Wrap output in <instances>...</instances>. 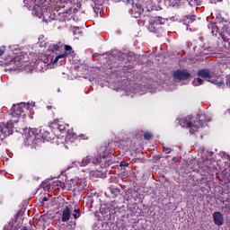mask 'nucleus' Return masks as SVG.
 Returning a JSON list of instances; mask_svg holds the SVG:
<instances>
[{"mask_svg":"<svg viewBox=\"0 0 230 230\" xmlns=\"http://www.w3.org/2000/svg\"><path fill=\"white\" fill-rule=\"evenodd\" d=\"M28 111H30V103L20 102L13 105L10 111L11 119L6 124H0V139H4L13 134V123H18L19 117L26 116Z\"/></svg>","mask_w":230,"mask_h":230,"instance_id":"1","label":"nucleus"},{"mask_svg":"<svg viewBox=\"0 0 230 230\" xmlns=\"http://www.w3.org/2000/svg\"><path fill=\"white\" fill-rule=\"evenodd\" d=\"M103 159V161H102ZM98 163H102L101 164L102 168H109L112 164V160L109 157V155L104 152V154L100 156V155H87L84 158L81 160V162H78L79 166H88V164H98Z\"/></svg>","mask_w":230,"mask_h":230,"instance_id":"2","label":"nucleus"},{"mask_svg":"<svg viewBox=\"0 0 230 230\" xmlns=\"http://www.w3.org/2000/svg\"><path fill=\"white\" fill-rule=\"evenodd\" d=\"M208 30L217 37L218 35L219 38L224 39L225 33L230 35V24L226 21H221L219 22H211L208 24Z\"/></svg>","mask_w":230,"mask_h":230,"instance_id":"3","label":"nucleus"},{"mask_svg":"<svg viewBox=\"0 0 230 230\" xmlns=\"http://www.w3.org/2000/svg\"><path fill=\"white\" fill-rule=\"evenodd\" d=\"M71 216L75 220H78V218L82 217V211L75 208L71 212L69 206H66L65 209L62 211L61 222H69V220H71Z\"/></svg>","mask_w":230,"mask_h":230,"instance_id":"4","label":"nucleus"},{"mask_svg":"<svg viewBox=\"0 0 230 230\" xmlns=\"http://www.w3.org/2000/svg\"><path fill=\"white\" fill-rule=\"evenodd\" d=\"M213 155L211 153H208L205 157H203L201 168L208 172V173H215L217 170V166L213 164L215 163V159H213Z\"/></svg>","mask_w":230,"mask_h":230,"instance_id":"5","label":"nucleus"},{"mask_svg":"<svg viewBox=\"0 0 230 230\" xmlns=\"http://www.w3.org/2000/svg\"><path fill=\"white\" fill-rule=\"evenodd\" d=\"M194 124L192 128H190V134H195L199 132V129L208 125V118H206L205 114L198 115L195 119H193Z\"/></svg>","mask_w":230,"mask_h":230,"instance_id":"6","label":"nucleus"},{"mask_svg":"<svg viewBox=\"0 0 230 230\" xmlns=\"http://www.w3.org/2000/svg\"><path fill=\"white\" fill-rule=\"evenodd\" d=\"M49 125L50 128H57L59 132H66L69 128V124H66V122L59 119H54Z\"/></svg>","mask_w":230,"mask_h":230,"instance_id":"7","label":"nucleus"},{"mask_svg":"<svg viewBox=\"0 0 230 230\" xmlns=\"http://www.w3.org/2000/svg\"><path fill=\"white\" fill-rule=\"evenodd\" d=\"M179 124L183 128H193V125H194L193 116L190 115V116L180 119Z\"/></svg>","mask_w":230,"mask_h":230,"instance_id":"8","label":"nucleus"},{"mask_svg":"<svg viewBox=\"0 0 230 230\" xmlns=\"http://www.w3.org/2000/svg\"><path fill=\"white\" fill-rule=\"evenodd\" d=\"M172 76L176 80H189V78L191 77V74H190L189 72H184L181 69H178L172 73Z\"/></svg>","mask_w":230,"mask_h":230,"instance_id":"9","label":"nucleus"},{"mask_svg":"<svg viewBox=\"0 0 230 230\" xmlns=\"http://www.w3.org/2000/svg\"><path fill=\"white\" fill-rule=\"evenodd\" d=\"M53 63V58L49 55H43L41 58L38 62V66H40L41 69H44V66H49V64Z\"/></svg>","mask_w":230,"mask_h":230,"instance_id":"10","label":"nucleus"},{"mask_svg":"<svg viewBox=\"0 0 230 230\" xmlns=\"http://www.w3.org/2000/svg\"><path fill=\"white\" fill-rule=\"evenodd\" d=\"M213 221L216 226H224V216L220 212H214L213 215Z\"/></svg>","mask_w":230,"mask_h":230,"instance_id":"11","label":"nucleus"},{"mask_svg":"<svg viewBox=\"0 0 230 230\" xmlns=\"http://www.w3.org/2000/svg\"><path fill=\"white\" fill-rule=\"evenodd\" d=\"M24 65V60H22V56H15L13 59L11 60L10 66L13 67H22Z\"/></svg>","mask_w":230,"mask_h":230,"instance_id":"12","label":"nucleus"},{"mask_svg":"<svg viewBox=\"0 0 230 230\" xmlns=\"http://www.w3.org/2000/svg\"><path fill=\"white\" fill-rule=\"evenodd\" d=\"M198 76L208 80V82H211V74L209 73V69H201L198 71Z\"/></svg>","mask_w":230,"mask_h":230,"instance_id":"13","label":"nucleus"},{"mask_svg":"<svg viewBox=\"0 0 230 230\" xmlns=\"http://www.w3.org/2000/svg\"><path fill=\"white\" fill-rule=\"evenodd\" d=\"M64 48H65V52L62 54V56L65 58L73 57V55H75V50H73V47H71L70 45H64Z\"/></svg>","mask_w":230,"mask_h":230,"instance_id":"14","label":"nucleus"},{"mask_svg":"<svg viewBox=\"0 0 230 230\" xmlns=\"http://www.w3.org/2000/svg\"><path fill=\"white\" fill-rule=\"evenodd\" d=\"M78 184V182L76 181V180H68L66 181V184H64V187L66 188V190H72L73 188H76V185Z\"/></svg>","mask_w":230,"mask_h":230,"instance_id":"15","label":"nucleus"},{"mask_svg":"<svg viewBox=\"0 0 230 230\" xmlns=\"http://www.w3.org/2000/svg\"><path fill=\"white\" fill-rule=\"evenodd\" d=\"M165 22H166V20L161 16H156L153 20L154 26H157V25L163 26V24H164Z\"/></svg>","mask_w":230,"mask_h":230,"instance_id":"16","label":"nucleus"},{"mask_svg":"<svg viewBox=\"0 0 230 230\" xmlns=\"http://www.w3.org/2000/svg\"><path fill=\"white\" fill-rule=\"evenodd\" d=\"M165 3H167L169 6H181L182 0H165Z\"/></svg>","mask_w":230,"mask_h":230,"instance_id":"17","label":"nucleus"},{"mask_svg":"<svg viewBox=\"0 0 230 230\" xmlns=\"http://www.w3.org/2000/svg\"><path fill=\"white\" fill-rule=\"evenodd\" d=\"M110 191L112 195H114V197H118V195H119V192L121 191V190L114 185L110 186Z\"/></svg>","mask_w":230,"mask_h":230,"instance_id":"18","label":"nucleus"},{"mask_svg":"<svg viewBox=\"0 0 230 230\" xmlns=\"http://www.w3.org/2000/svg\"><path fill=\"white\" fill-rule=\"evenodd\" d=\"M72 31H73L74 35H81L82 29H80V27L75 26V27H73Z\"/></svg>","mask_w":230,"mask_h":230,"instance_id":"19","label":"nucleus"},{"mask_svg":"<svg viewBox=\"0 0 230 230\" xmlns=\"http://www.w3.org/2000/svg\"><path fill=\"white\" fill-rule=\"evenodd\" d=\"M62 43L61 42H59V43H58V44H54L53 46H52V51L53 52H55V51H60V48H62Z\"/></svg>","mask_w":230,"mask_h":230,"instance_id":"20","label":"nucleus"},{"mask_svg":"<svg viewBox=\"0 0 230 230\" xmlns=\"http://www.w3.org/2000/svg\"><path fill=\"white\" fill-rule=\"evenodd\" d=\"M152 137H154V135H152L151 132L146 131L144 133V139H146V141H150Z\"/></svg>","mask_w":230,"mask_h":230,"instance_id":"21","label":"nucleus"},{"mask_svg":"<svg viewBox=\"0 0 230 230\" xmlns=\"http://www.w3.org/2000/svg\"><path fill=\"white\" fill-rule=\"evenodd\" d=\"M62 15V17H61V21H64V22H66V21H67L68 19H69V17L67 16V13H58V15Z\"/></svg>","mask_w":230,"mask_h":230,"instance_id":"22","label":"nucleus"},{"mask_svg":"<svg viewBox=\"0 0 230 230\" xmlns=\"http://www.w3.org/2000/svg\"><path fill=\"white\" fill-rule=\"evenodd\" d=\"M59 58H64V56L62 54H59L58 56H57L54 60L52 59V64H57V62H58Z\"/></svg>","mask_w":230,"mask_h":230,"instance_id":"23","label":"nucleus"},{"mask_svg":"<svg viewBox=\"0 0 230 230\" xmlns=\"http://www.w3.org/2000/svg\"><path fill=\"white\" fill-rule=\"evenodd\" d=\"M225 208L230 211V199L224 201Z\"/></svg>","mask_w":230,"mask_h":230,"instance_id":"24","label":"nucleus"},{"mask_svg":"<svg viewBox=\"0 0 230 230\" xmlns=\"http://www.w3.org/2000/svg\"><path fill=\"white\" fill-rule=\"evenodd\" d=\"M163 152H164L165 154H172V149L170 147L164 146Z\"/></svg>","mask_w":230,"mask_h":230,"instance_id":"25","label":"nucleus"},{"mask_svg":"<svg viewBox=\"0 0 230 230\" xmlns=\"http://www.w3.org/2000/svg\"><path fill=\"white\" fill-rule=\"evenodd\" d=\"M4 51H6V48L1 47L0 48V57H3V55H4Z\"/></svg>","mask_w":230,"mask_h":230,"instance_id":"26","label":"nucleus"},{"mask_svg":"<svg viewBox=\"0 0 230 230\" xmlns=\"http://www.w3.org/2000/svg\"><path fill=\"white\" fill-rule=\"evenodd\" d=\"M79 137H80V139H84V140L89 139V137H87V135H85V134H80Z\"/></svg>","mask_w":230,"mask_h":230,"instance_id":"27","label":"nucleus"},{"mask_svg":"<svg viewBox=\"0 0 230 230\" xmlns=\"http://www.w3.org/2000/svg\"><path fill=\"white\" fill-rule=\"evenodd\" d=\"M187 1H188L189 4H190V6H193V5L196 4V3H197L196 0H187Z\"/></svg>","mask_w":230,"mask_h":230,"instance_id":"28","label":"nucleus"},{"mask_svg":"<svg viewBox=\"0 0 230 230\" xmlns=\"http://www.w3.org/2000/svg\"><path fill=\"white\" fill-rule=\"evenodd\" d=\"M197 80H198V84H199V85H202V84H204V80H203L202 78L198 77Z\"/></svg>","mask_w":230,"mask_h":230,"instance_id":"29","label":"nucleus"},{"mask_svg":"<svg viewBox=\"0 0 230 230\" xmlns=\"http://www.w3.org/2000/svg\"><path fill=\"white\" fill-rule=\"evenodd\" d=\"M226 84L227 87H230V75H228V76L226 77Z\"/></svg>","mask_w":230,"mask_h":230,"instance_id":"30","label":"nucleus"},{"mask_svg":"<svg viewBox=\"0 0 230 230\" xmlns=\"http://www.w3.org/2000/svg\"><path fill=\"white\" fill-rule=\"evenodd\" d=\"M119 166L127 167V166H128V163H127V162H120Z\"/></svg>","mask_w":230,"mask_h":230,"instance_id":"31","label":"nucleus"},{"mask_svg":"<svg viewBox=\"0 0 230 230\" xmlns=\"http://www.w3.org/2000/svg\"><path fill=\"white\" fill-rule=\"evenodd\" d=\"M127 4H134V0H124Z\"/></svg>","mask_w":230,"mask_h":230,"instance_id":"32","label":"nucleus"},{"mask_svg":"<svg viewBox=\"0 0 230 230\" xmlns=\"http://www.w3.org/2000/svg\"><path fill=\"white\" fill-rule=\"evenodd\" d=\"M48 200H49V199H48L47 197H43L41 199V203L44 204V202H48Z\"/></svg>","mask_w":230,"mask_h":230,"instance_id":"33","label":"nucleus"},{"mask_svg":"<svg viewBox=\"0 0 230 230\" xmlns=\"http://www.w3.org/2000/svg\"><path fill=\"white\" fill-rule=\"evenodd\" d=\"M21 230H28V226H22Z\"/></svg>","mask_w":230,"mask_h":230,"instance_id":"34","label":"nucleus"},{"mask_svg":"<svg viewBox=\"0 0 230 230\" xmlns=\"http://www.w3.org/2000/svg\"><path fill=\"white\" fill-rule=\"evenodd\" d=\"M190 21H195V15H192V16L190 17Z\"/></svg>","mask_w":230,"mask_h":230,"instance_id":"35","label":"nucleus"},{"mask_svg":"<svg viewBox=\"0 0 230 230\" xmlns=\"http://www.w3.org/2000/svg\"><path fill=\"white\" fill-rule=\"evenodd\" d=\"M217 1H218V3L222 2V0H217Z\"/></svg>","mask_w":230,"mask_h":230,"instance_id":"36","label":"nucleus"}]
</instances>
